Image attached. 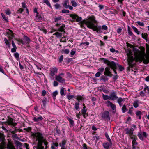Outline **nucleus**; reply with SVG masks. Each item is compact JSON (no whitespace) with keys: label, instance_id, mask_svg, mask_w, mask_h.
I'll list each match as a JSON object with an SVG mask.
<instances>
[{"label":"nucleus","instance_id":"nucleus-1","mask_svg":"<svg viewBox=\"0 0 149 149\" xmlns=\"http://www.w3.org/2000/svg\"><path fill=\"white\" fill-rule=\"evenodd\" d=\"M32 136L35 139L36 141H38V143L37 149H43L44 147L42 146V145L43 143H44L45 146H47L48 143L45 141L44 139L42 134L40 133L37 132L33 133L32 134Z\"/></svg>","mask_w":149,"mask_h":149},{"label":"nucleus","instance_id":"nucleus-2","mask_svg":"<svg viewBox=\"0 0 149 149\" xmlns=\"http://www.w3.org/2000/svg\"><path fill=\"white\" fill-rule=\"evenodd\" d=\"M84 22L88 28L92 29L94 31H96L98 33L101 32L100 27L95 25L94 23H96V21L93 17H90L87 20H85Z\"/></svg>","mask_w":149,"mask_h":149},{"label":"nucleus","instance_id":"nucleus-3","mask_svg":"<svg viewBox=\"0 0 149 149\" xmlns=\"http://www.w3.org/2000/svg\"><path fill=\"white\" fill-rule=\"evenodd\" d=\"M102 60L103 61L104 63L106 64L107 65H109L110 68L113 70L115 74H117V72L115 69L116 68V65L115 63L113 61L110 62L108 60L104 58H102Z\"/></svg>","mask_w":149,"mask_h":149},{"label":"nucleus","instance_id":"nucleus-4","mask_svg":"<svg viewBox=\"0 0 149 149\" xmlns=\"http://www.w3.org/2000/svg\"><path fill=\"white\" fill-rule=\"evenodd\" d=\"M125 130L126 131V134H128L130 138H134V137L135 135L133 134L134 130L133 128L129 129L127 128H125Z\"/></svg>","mask_w":149,"mask_h":149},{"label":"nucleus","instance_id":"nucleus-5","mask_svg":"<svg viewBox=\"0 0 149 149\" xmlns=\"http://www.w3.org/2000/svg\"><path fill=\"white\" fill-rule=\"evenodd\" d=\"M70 16L73 19H75L76 21L77 22L81 21L82 19V18L81 17H79L75 14H70Z\"/></svg>","mask_w":149,"mask_h":149},{"label":"nucleus","instance_id":"nucleus-6","mask_svg":"<svg viewBox=\"0 0 149 149\" xmlns=\"http://www.w3.org/2000/svg\"><path fill=\"white\" fill-rule=\"evenodd\" d=\"M110 66L108 67L105 68V71L104 72V74L105 75L110 77L112 76L113 74L111 73L110 71Z\"/></svg>","mask_w":149,"mask_h":149},{"label":"nucleus","instance_id":"nucleus-7","mask_svg":"<svg viewBox=\"0 0 149 149\" xmlns=\"http://www.w3.org/2000/svg\"><path fill=\"white\" fill-rule=\"evenodd\" d=\"M109 114V112L105 111L102 114V117L104 119L109 120H110Z\"/></svg>","mask_w":149,"mask_h":149},{"label":"nucleus","instance_id":"nucleus-8","mask_svg":"<svg viewBox=\"0 0 149 149\" xmlns=\"http://www.w3.org/2000/svg\"><path fill=\"white\" fill-rule=\"evenodd\" d=\"M110 99L114 100L118 99V97L116 96V92L113 91L111 93L110 95Z\"/></svg>","mask_w":149,"mask_h":149},{"label":"nucleus","instance_id":"nucleus-9","mask_svg":"<svg viewBox=\"0 0 149 149\" xmlns=\"http://www.w3.org/2000/svg\"><path fill=\"white\" fill-rule=\"evenodd\" d=\"M50 74L52 76H53L57 72L58 69L55 67L51 68L50 69Z\"/></svg>","mask_w":149,"mask_h":149},{"label":"nucleus","instance_id":"nucleus-10","mask_svg":"<svg viewBox=\"0 0 149 149\" xmlns=\"http://www.w3.org/2000/svg\"><path fill=\"white\" fill-rule=\"evenodd\" d=\"M55 79L58 82L62 83L65 81V79L64 78L58 75L56 76Z\"/></svg>","mask_w":149,"mask_h":149},{"label":"nucleus","instance_id":"nucleus-11","mask_svg":"<svg viewBox=\"0 0 149 149\" xmlns=\"http://www.w3.org/2000/svg\"><path fill=\"white\" fill-rule=\"evenodd\" d=\"M6 123L8 125H11L15 126L16 124L13 122V119L11 118H9L7 121Z\"/></svg>","mask_w":149,"mask_h":149},{"label":"nucleus","instance_id":"nucleus-12","mask_svg":"<svg viewBox=\"0 0 149 149\" xmlns=\"http://www.w3.org/2000/svg\"><path fill=\"white\" fill-rule=\"evenodd\" d=\"M111 144L112 143L111 141V143L110 142H109V143L106 142L104 143L103 144V146L106 149L109 148L110 146H111Z\"/></svg>","mask_w":149,"mask_h":149},{"label":"nucleus","instance_id":"nucleus-13","mask_svg":"<svg viewBox=\"0 0 149 149\" xmlns=\"http://www.w3.org/2000/svg\"><path fill=\"white\" fill-rule=\"evenodd\" d=\"M6 148L7 149H15V146L13 144L9 142L8 143Z\"/></svg>","mask_w":149,"mask_h":149},{"label":"nucleus","instance_id":"nucleus-14","mask_svg":"<svg viewBox=\"0 0 149 149\" xmlns=\"http://www.w3.org/2000/svg\"><path fill=\"white\" fill-rule=\"evenodd\" d=\"M8 32L9 35V40H10L14 37V35L13 33V32L11 30L9 29V32Z\"/></svg>","mask_w":149,"mask_h":149},{"label":"nucleus","instance_id":"nucleus-15","mask_svg":"<svg viewBox=\"0 0 149 149\" xmlns=\"http://www.w3.org/2000/svg\"><path fill=\"white\" fill-rule=\"evenodd\" d=\"M134 138H131L132 139H133L132 144V145L134 146V145H137V143L136 141V140L137 139V138L136 136H135L134 137Z\"/></svg>","mask_w":149,"mask_h":149},{"label":"nucleus","instance_id":"nucleus-16","mask_svg":"<svg viewBox=\"0 0 149 149\" xmlns=\"http://www.w3.org/2000/svg\"><path fill=\"white\" fill-rule=\"evenodd\" d=\"M42 18L40 15L36 14L35 20L37 22H39L42 19Z\"/></svg>","mask_w":149,"mask_h":149},{"label":"nucleus","instance_id":"nucleus-17","mask_svg":"<svg viewBox=\"0 0 149 149\" xmlns=\"http://www.w3.org/2000/svg\"><path fill=\"white\" fill-rule=\"evenodd\" d=\"M65 26V25L64 24H63L58 29L57 31L61 32H63L64 33H65V29L64 28Z\"/></svg>","mask_w":149,"mask_h":149},{"label":"nucleus","instance_id":"nucleus-18","mask_svg":"<svg viewBox=\"0 0 149 149\" xmlns=\"http://www.w3.org/2000/svg\"><path fill=\"white\" fill-rule=\"evenodd\" d=\"M43 119V117L42 116H40L38 118H36L35 117L33 118V120L35 121L36 122H38L40 120H42Z\"/></svg>","mask_w":149,"mask_h":149},{"label":"nucleus","instance_id":"nucleus-19","mask_svg":"<svg viewBox=\"0 0 149 149\" xmlns=\"http://www.w3.org/2000/svg\"><path fill=\"white\" fill-rule=\"evenodd\" d=\"M148 36V35L146 33H142V38L145 39L146 42L148 41V39L147 38Z\"/></svg>","mask_w":149,"mask_h":149},{"label":"nucleus","instance_id":"nucleus-20","mask_svg":"<svg viewBox=\"0 0 149 149\" xmlns=\"http://www.w3.org/2000/svg\"><path fill=\"white\" fill-rule=\"evenodd\" d=\"M139 100H135L133 102V106L136 108L137 107L139 106Z\"/></svg>","mask_w":149,"mask_h":149},{"label":"nucleus","instance_id":"nucleus-21","mask_svg":"<svg viewBox=\"0 0 149 149\" xmlns=\"http://www.w3.org/2000/svg\"><path fill=\"white\" fill-rule=\"evenodd\" d=\"M66 142L65 140L62 141L60 143L59 146L61 147V148L65 147V145L66 144Z\"/></svg>","mask_w":149,"mask_h":149},{"label":"nucleus","instance_id":"nucleus-22","mask_svg":"<svg viewBox=\"0 0 149 149\" xmlns=\"http://www.w3.org/2000/svg\"><path fill=\"white\" fill-rule=\"evenodd\" d=\"M145 86L144 91L145 93H147L149 94V86H147L146 84L145 85Z\"/></svg>","mask_w":149,"mask_h":149},{"label":"nucleus","instance_id":"nucleus-23","mask_svg":"<svg viewBox=\"0 0 149 149\" xmlns=\"http://www.w3.org/2000/svg\"><path fill=\"white\" fill-rule=\"evenodd\" d=\"M43 3L46 4L50 8H52L50 3L48 0H43Z\"/></svg>","mask_w":149,"mask_h":149},{"label":"nucleus","instance_id":"nucleus-24","mask_svg":"<svg viewBox=\"0 0 149 149\" xmlns=\"http://www.w3.org/2000/svg\"><path fill=\"white\" fill-rule=\"evenodd\" d=\"M100 79V80H103L104 82H105L107 81L108 80V78L104 76H102L101 77Z\"/></svg>","mask_w":149,"mask_h":149},{"label":"nucleus","instance_id":"nucleus-25","mask_svg":"<svg viewBox=\"0 0 149 149\" xmlns=\"http://www.w3.org/2000/svg\"><path fill=\"white\" fill-rule=\"evenodd\" d=\"M53 35H55L58 38H61L62 36V33L58 32H56Z\"/></svg>","mask_w":149,"mask_h":149},{"label":"nucleus","instance_id":"nucleus-26","mask_svg":"<svg viewBox=\"0 0 149 149\" xmlns=\"http://www.w3.org/2000/svg\"><path fill=\"white\" fill-rule=\"evenodd\" d=\"M132 28L133 29L134 31L138 34H140V32L134 26H132Z\"/></svg>","mask_w":149,"mask_h":149},{"label":"nucleus","instance_id":"nucleus-27","mask_svg":"<svg viewBox=\"0 0 149 149\" xmlns=\"http://www.w3.org/2000/svg\"><path fill=\"white\" fill-rule=\"evenodd\" d=\"M15 143L17 146L19 147L22 146V143L18 141H15Z\"/></svg>","mask_w":149,"mask_h":149},{"label":"nucleus","instance_id":"nucleus-28","mask_svg":"<svg viewBox=\"0 0 149 149\" xmlns=\"http://www.w3.org/2000/svg\"><path fill=\"white\" fill-rule=\"evenodd\" d=\"M67 120L69 121L70 124L72 125H74V121L71 119L69 118V117H67Z\"/></svg>","mask_w":149,"mask_h":149},{"label":"nucleus","instance_id":"nucleus-29","mask_svg":"<svg viewBox=\"0 0 149 149\" xmlns=\"http://www.w3.org/2000/svg\"><path fill=\"white\" fill-rule=\"evenodd\" d=\"M102 96L103 99L104 100L110 99V96H108L107 95H105L103 94Z\"/></svg>","mask_w":149,"mask_h":149},{"label":"nucleus","instance_id":"nucleus-30","mask_svg":"<svg viewBox=\"0 0 149 149\" xmlns=\"http://www.w3.org/2000/svg\"><path fill=\"white\" fill-rule=\"evenodd\" d=\"M122 112L123 113H125L126 111H127L126 107L125 105H124L123 106L122 108Z\"/></svg>","mask_w":149,"mask_h":149},{"label":"nucleus","instance_id":"nucleus-31","mask_svg":"<svg viewBox=\"0 0 149 149\" xmlns=\"http://www.w3.org/2000/svg\"><path fill=\"white\" fill-rule=\"evenodd\" d=\"M79 103L78 102H76L75 104V108L77 110H78L79 109Z\"/></svg>","mask_w":149,"mask_h":149},{"label":"nucleus","instance_id":"nucleus-32","mask_svg":"<svg viewBox=\"0 0 149 149\" xmlns=\"http://www.w3.org/2000/svg\"><path fill=\"white\" fill-rule=\"evenodd\" d=\"M4 41H5V43L6 45L9 48H10V44L9 43V42L8 40L6 38H4Z\"/></svg>","mask_w":149,"mask_h":149},{"label":"nucleus","instance_id":"nucleus-33","mask_svg":"<svg viewBox=\"0 0 149 149\" xmlns=\"http://www.w3.org/2000/svg\"><path fill=\"white\" fill-rule=\"evenodd\" d=\"M14 55L17 60H19V55L18 53L16 52L14 53Z\"/></svg>","mask_w":149,"mask_h":149},{"label":"nucleus","instance_id":"nucleus-34","mask_svg":"<svg viewBox=\"0 0 149 149\" xmlns=\"http://www.w3.org/2000/svg\"><path fill=\"white\" fill-rule=\"evenodd\" d=\"M71 3L72 5L74 7H76L77 5V3L74 0H72L71 1Z\"/></svg>","mask_w":149,"mask_h":149},{"label":"nucleus","instance_id":"nucleus-35","mask_svg":"<svg viewBox=\"0 0 149 149\" xmlns=\"http://www.w3.org/2000/svg\"><path fill=\"white\" fill-rule=\"evenodd\" d=\"M61 16H60L56 18H55L54 20L55 22H58L59 21L61 20Z\"/></svg>","mask_w":149,"mask_h":149},{"label":"nucleus","instance_id":"nucleus-36","mask_svg":"<svg viewBox=\"0 0 149 149\" xmlns=\"http://www.w3.org/2000/svg\"><path fill=\"white\" fill-rule=\"evenodd\" d=\"M74 96L73 95H67V97L68 100H70L73 98Z\"/></svg>","mask_w":149,"mask_h":149},{"label":"nucleus","instance_id":"nucleus-37","mask_svg":"<svg viewBox=\"0 0 149 149\" xmlns=\"http://www.w3.org/2000/svg\"><path fill=\"white\" fill-rule=\"evenodd\" d=\"M61 12L63 13H68L70 11L68 10L63 9L62 10Z\"/></svg>","mask_w":149,"mask_h":149},{"label":"nucleus","instance_id":"nucleus-38","mask_svg":"<svg viewBox=\"0 0 149 149\" xmlns=\"http://www.w3.org/2000/svg\"><path fill=\"white\" fill-rule=\"evenodd\" d=\"M5 139L3 137V134L0 133V141H2L4 140Z\"/></svg>","mask_w":149,"mask_h":149},{"label":"nucleus","instance_id":"nucleus-39","mask_svg":"<svg viewBox=\"0 0 149 149\" xmlns=\"http://www.w3.org/2000/svg\"><path fill=\"white\" fill-rule=\"evenodd\" d=\"M128 34L130 36H132L133 34L132 32L131 31L130 27L128 26Z\"/></svg>","mask_w":149,"mask_h":149},{"label":"nucleus","instance_id":"nucleus-40","mask_svg":"<svg viewBox=\"0 0 149 149\" xmlns=\"http://www.w3.org/2000/svg\"><path fill=\"white\" fill-rule=\"evenodd\" d=\"M69 50L68 49H65V50H63L62 51V52H64L65 54H68L69 53Z\"/></svg>","mask_w":149,"mask_h":149},{"label":"nucleus","instance_id":"nucleus-41","mask_svg":"<svg viewBox=\"0 0 149 149\" xmlns=\"http://www.w3.org/2000/svg\"><path fill=\"white\" fill-rule=\"evenodd\" d=\"M65 88H63L61 89L60 90V94L61 95H64V91Z\"/></svg>","mask_w":149,"mask_h":149},{"label":"nucleus","instance_id":"nucleus-42","mask_svg":"<svg viewBox=\"0 0 149 149\" xmlns=\"http://www.w3.org/2000/svg\"><path fill=\"white\" fill-rule=\"evenodd\" d=\"M107 106L108 107L110 106L112 104V102H110L109 101H107L106 103Z\"/></svg>","mask_w":149,"mask_h":149},{"label":"nucleus","instance_id":"nucleus-43","mask_svg":"<svg viewBox=\"0 0 149 149\" xmlns=\"http://www.w3.org/2000/svg\"><path fill=\"white\" fill-rule=\"evenodd\" d=\"M84 98L81 96H78L77 98V100L78 101L81 100Z\"/></svg>","mask_w":149,"mask_h":149},{"label":"nucleus","instance_id":"nucleus-44","mask_svg":"<svg viewBox=\"0 0 149 149\" xmlns=\"http://www.w3.org/2000/svg\"><path fill=\"white\" fill-rule=\"evenodd\" d=\"M104 69L103 68H99L98 69V71L99 72H100V73L102 72L104 70Z\"/></svg>","mask_w":149,"mask_h":149},{"label":"nucleus","instance_id":"nucleus-45","mask_svg":"<svg viewBox=\"0 0 149 149\" xmlns=\"http://www.w3.org/2000/svg\"><path fill=\"white\" fill-rule=\"evenodd\" d=\"M1 144H0V146L5 147L6 146V143L4 142V140L1 141Z\"/></svg>","mask_w":149,"mask_h":149},{"label":"nucleus","instance_id":"nucleus-46","mask_svg":"<svg viewBox=\"0 0 149 149\" xmlns=\"http://www.w3.org/2000/svg\"><path fill=\"white\" fill-rule=\"evenodd\" d=\"M123 101V99L121 98H120L118 99L117 100V102L120 104L121 102Z\"/></svg>","mask_w":149,"mask_h":149},{"label":"nucleus","instance_id":"nucleus-47","mask_svg":"<svg viewBox=\"0 0 149 149\" xmlns=\"http://www.w3.org/2000/svg\"><path fill=\"white\" fill-rule=\"evenodd\" d=\"M137 23L140 26H144V24L143 22H141L140 21H138Z\"/></svg>","mask_w":149,"mask_h":149},{"label":"nucleus","instance_id":"nucleus-48","mask_svg":"<svg viewBox=\"0 0 149 149\" xmlns=\"http://www.w3.org/2000/svg\"><path fill=\"white\" fill-rule=\"evenodd\" d=\"M110 107H111V108L113 110H114L116 109V106L113 103L111 105Z\"/></svg>","mask_w":149,"mask_h":149},{"label":"nucleus","instance_id":"nucleus-49","mask_svg":"<svg viewBox=\"0 0 149 149\" xmlns=\"http://www.w3.org/2000/svg\"><path fill=\"white\" fill-rule=\"evenodd\" d=\"M128 64L129 67V70H131L132 71H133L132 70V69H130V68L133 67V65L131 63H129Z\"/></svg>","mask_w":149,"mask_h":149},{"label":"nucleus","instance_id":"nucleus-50","mask_svg":"<svg viewBox=\"0 0 149 149\" xmlns=\"http://www.w3.org/2000/svg\"><path fill=\"white\" fill-rule=\"evenodd\" d=\"M105 135H106V136L107 138V139L108 141L109 142H110V143H111V139H110L109 137V136L108 135V134L107 133H106V134H105Z\"/></svg>","mask_w":149,"mask_h":149},{"label":"nucleus","instance_id":"nucleus-51","mask_svg":"<svg viewBox=\"0 0 149 149\" xmlns=\"http://www.w3.org/2000/svg\"><path fill=\"white\" fill-rule=\"evenodd\" d=\"M63 55H61L60 57L59 60V62H61L63 60Z\"/></svg>","mask_w":149,"mask_h":149},{"label":"nucleus","instance_id":"nucleus-52","mask_svg":"<svg viewBox=\"0 0 149 149\" xmlns=\"http://www.w3.org/2000/svg\"><path fill=\"white\" fill-rule=\"evenodd\" d=\"M83 114V116L84 118H86V117L88 116V113H86V111L85 112H82Z\"/></svg>","mask_w":149,"mask_h":149},{"label":"nucleus","instance_id":"nucleus-53","mask_svg":"<svg viewBox=\"0 0 149 149\" xmlns=\"http://www.w3.org/2000/svg\"><path fill=\"white\" fill-rule=\"evenodd\" d=\"M6 13L8 15H9L11 13V12L10 10L9 9H7L6 11Z\"/></svg>","mask_w":149,"mask_h":149},{"label":"nucleus","instance_id":"nucleus-54","mask_svg":"<svg viewBox=\"0 0 149 149\" xmlns=\"http://www.w3.org/2000/svg\"><path fill=\"white\" fill-rule=\"evenodd\" d=\"M138 136L139 138L141 140H143V138L142 136V135L140 134H139L138 135Z\"/></svg>","mask_w":149,"mask_h":149},{"label":"nucleus","instance_id":"nucleus-55","mask_svg":"<svg viewBox=\"0 0 149 149\" xmlns=\"http://www.w3.org/2000/svg\"><path fill=\"white\" fill-rule=\"evenodd\" d=\"M58 93V92L57 91H56L53 93V96L54 97H55L57 95Z\"/></svg>","mask_w":149,"mask_h":149},{"label":"nucleus","instance_id":"nucleus-56","mask_svg":"<svg viewBox=\"0 0 149 149\" xmlns=\"http://www.w3.org/2000/svg\"><path fill=\"white\" fill-rule=\"evenodd\" d=\"M2 16L3 17V18L6 21H7L8 19V18H6L5 16L4 15V14L3 13H1V14Z\"/></svg>","mask_w":149,"mask_h":149},{"label":"nucleus","instance_id":"nucleus-57","mask_svg":"<svg viewBox=\"0 0 149 149\" xmlns=\"http://www.w3.org/2000/svg\"><path fill=\"white\" fill-rule=\"evenodd\" d=\"M54 6L56 9H58L60 7V4H57L55 5Z\"/></svg>","mask_w":149,"mask_h":149},{"label":"nucleus","instance_id":"nucleus-58","mask_svg":"<svg viewBox=\"0 0 149 149\" xmlns=\"http://www.w3.org/2000/svg\"><path fill=\"white\" fill-rule=\"evenodd\" d=\"M142 114L141 112L140 111H138L136 112V114L137 116H139L141 115Z\"/></svg>","mask_w":149,"mask_h":149},{"label":"nucleus","instance_id":"nucleus-59","mask_svg":"<svg viewBox=\"0 0 149 149\" xmlns=\"http://www.w3.org/2000/svg\"><path fill=\"white\" fill-rule=\"evenodd\" d=\"M58 84V83L56 81H54L53 83V85L54 86H57Z\"/></svg>","mask_w":149,"mask_h":149},{"label":"nucleus","instance_id":"nucleus-60","mask_svg":"<svg viewBox=\"0 0 149 149\" xmlns=\"http://www.w3.org/2000/svg\"><path fill=\"white\" fill-rule=\"evenodd\" d=\"M142 135L145 138H146L147 136V134L145 132H143L142 133Z\"/></svg>","mask_w":149,"mask_h":149},{"label":"nucleus","instance_id":"nucleus-61","mask_svg":"<svg viewBox=\"0 0 149 149\" xmlns=\"http://www.w3.org/2000/svg\"><path fill=\"white\" fill-rule=\"evenodd\" d=\"M119 69L120 71H122L124 69V68L121 65H118Z\"/></svg>","mask_w":149,"mask_h":149},{"label":"nucleus","instance_id":"nucleus-62","mask_svg":"<svg viewBox=\"0 0 149 149\" xmlns=\"http://www.w3.org/2000/svg\"><path fill=\"white\" fill-rule=\"evenodd\" d=\"M100 74L101 73L100 72H98L95 74V76L96 77H99Z\"/></svg>","mask_w":149,"mask_h":149},{"label":"nucleus","instance_id":"nucleus-63","mask_svg":"<svg viewBox=\"0 0 149 149\" xmlns=\"http://www.w3.org/2000/svg\"><path fill=\"white\" fill-rule=\"evenodd\" d=\"M17 49V47H13L11 49V52H15L16 51V49Z\"/></svg>","mask_w":149,"mask_h":149},{"label":"nucleus","instance_id":"nucleus-64","mask_svg":"<svg viewBox=\"0 0 149 149\" xmlns=\"http://www.w3.org/2000/svg\"><path fill=\"white\" fill-rule=\"evenodd\" d=\"M24 38L27 42H29L30 40L29 38L27 36H25L24 37Z\"/></svg>","mask_w":149,"mask_h":149}]
</instances>
